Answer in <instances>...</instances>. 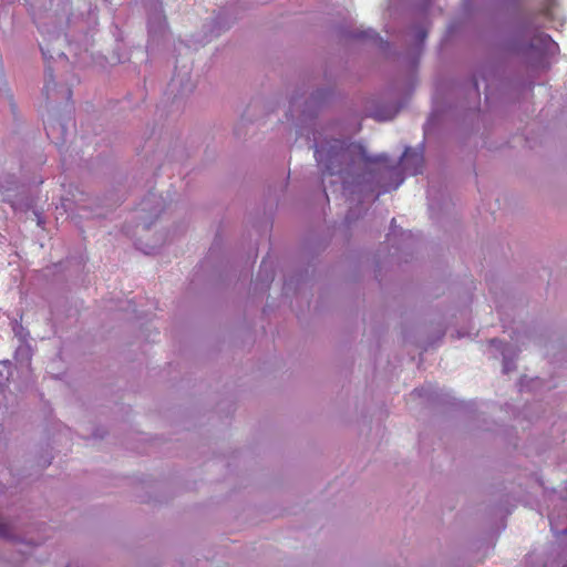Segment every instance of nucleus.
Returning <instances> with one entry per match:
<instances>
[{"instance_id":"nucleus-1","label":"nucleus","mask_w":567,"mask_h":567,"mask_svg":"<svg viewBox=\"0 0 567 567\" xmlns=\"http://www.w3.org/2000/svg\"><path fill=\"white\" fill-rule=\"evenodd\" d=\"M410 157H415L417 158L419 155L416 153H410V152H405L404 155H403V161L406 162Z\"/></svg>"}]
</instances>
